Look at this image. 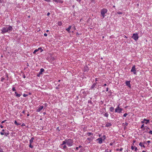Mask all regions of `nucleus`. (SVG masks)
I'll use <instances>...</instances> for the list:
<instances>
[{
  "label": "nucleus",
  "mask_w": 152,
  "mask_h": 152,
  "mask_svg": "<svg viewBox=\"0 0 152 152\" xmlns=\"http://www.w3.org/2000/svg\"><path fill=\"white\" fill-rule=\"evenodd\" d=\"M29 146L31 148H33V146L31 145V144L29 143Z\"/></svg>",
  "instance_id": "nucleus-29"
},
{
  "label": "nucleus",
  "mask_w": 152,
  "mask_h": 152,
  "mask_svg": "<svg viewBox=\"0 0 152 152\" xmlns=\"http://www.w3.org/2000/svg\"><path fill=\"white\" fill-rule=\"evenodd\" d=\"M110 112H113L114 111V108L113 107H111L110 108Z\"/></svg>",
  "instance_id": "nucleus-20"
},
{
  "label": "nucleus",
  "mask_w": 152,
  "mask_h": 152,
  "mask_svg": "<svg viewBox=\"0 0 152 152\" xmlns=\"http://www.w3.org/2000/svg\"><path fill=\"white\" fill-rule=\"evenodd\" d=\"M66 148H67V147L66 145H64L63 146V149H65Z\"/></svg>",
  "instance_id": "nucleus-31"
},
{
  "label": "nucleus",
  "mask_w": 152,
  "mask_h": 152,
  "mask_svg": "<svg viewBox=\"0 0 152 152\" xmlns=\"http://www.w3.org/2000/svg\"><path fill=\"white\" fill-rule=\"evenodd\" d=\"M6 121L5 120H4V121H2L1 122V123L2 124H3V123H4L5 122V121Z\"/></svg>",
  "instance_id": "nucleus-55"
},
{
  "label": "nucleus",
  "mask_w": 152,
  "mask_h": 152,
  "mask_svg": "<svg viewBox=\"0 0 152 152\" xmlns=\"http://www.w3.org/2000/svg\"><path fill=\"white\" fill-rule=\"evenodd\" d=\"M34 138L33 137H32L29 140V143L31 144L33 142Z\"/></svg>",
  "instance_id": "nucleus-18"
},
{
  "label": "nucleus",
  "mask_w": 152,
  "mask_h": 152,
  "mask_svg": "<svg viewBox=\"0 0 152 152\" xmlns=\"http://www.w3.org/2000/svg\"><path fill=\"white\" fill-rule=\"evenodd\" d=\"M97 140L98 141V142L99 144H101L102 143V138H98Z\"/></svg>",
  "instance_id": "nucleus-16"
},
{
  "label": "nucleus",
  "mask_w": 152,
  "mask_h": 152,
  "mask_svg": "<svg viewBox=\"0 0 152 152\" xmlns=\"http://www.w3.org/2000/svg\"><path fill=\"white\" fill-rule=\"evenodd\" d=\"M67 145L68 146H72L73 142V141L71 139H67Z\"/></svg>",
  "instance_id": "nucleus-2"
},
{
  "label": "nucleus",
  "mask_w": 152,
  "mask_h": 152,
  "mask_svg": "<svg viewBox=\"0 0 152 152\" xmlns=\"http://www.w3.org/2000/svg\"><path fill=\"white\" fill-rule=\"evenodd\" d=\"M76 149L77 150H78L79 149V147H76Z\"/></svg>",
  "instance_id": "nucleus-58"
},
{
  "label": "nucleus",
  "mask_w": 152,
  "mask_h": 152,
  "mask_svg": "<svg viewBox=\"0 0 152 152\" xmlns=\"http://www.w3.org/2000/svg\"><path fill=\"white\" fill-rule=\"evenodd\" d=\"M1 31H2L1 33L2 34H4L8 32L7 28L3 27Z\"/></svg>",
  "instance_id": "nucleus-7"
},
{
  "label": "nucleus",
  "mask_w": 152,
  "mask_h": 152,
  "mask_svg": "<svg viewBox=\"0 0 152 152\" xmlns=\"http://www.w3.org/2000/svg\"><path fill=\"white\" fill-rule=\"evenodd\" d=\"M123 110L122 108H120L119 107V105H118L115 109V112L120 113H121L122 111Z\"/></svg>",
  "instance_id": "nucleus-3"
},
{
  "label": "nucleus",
  "mask_w": 152,
  "mask_h": 152,
  "mask_svg": "<svg viewBox=\"0 0 152 152\" xmlns=\"http://www.w3.org/2000/svg\"><path fill=\"white\" fill-rule=\"evenodd\" d=\"M67 139H66L61 144L62 145H64L65 144H67Z\"/></svg>",
  "instance_id": "nucleus-19"
},
{
  "label": "nucleus",
  "mask_w": 152,
  "mask_h": 152,
  "mask_svg": "<svg viewBox=\"0 0 152 152\" xmlns=\"http://www.w3.org/2000/svg\"><path fill=\"white\" fill-rule=\"evenodd\" d=\"M128 124V123H127V122H125V125L126 126H127Z\"/></svg>",
  "instance_id": "nucleus-46"
},
{
  "label": "nucleus",
  "mask_w": 152,
  "mask_h": 152,
  "mask_svg": "<svg viewBox=\"0 0 152 152\" xmlns=\"http://www.w3.org/2000/svg\"><path fill=\"white\" fill-rule=\"evenodd\" d=\"M59 3H63V1H61V0H59Z\"/></svg>",
  "instance_id": "nucleus-45"
},
{
  "label": "nucleus",
  "mask_w": 152,
  "mask_h": 152,
  "mask_svg": "<svg viewBox=\"0 0 152 152\" xmlns=\"http://www.w3.org/2000/svg\"><path fill=\"white\" fill-rule=\"evenodd\" d=\"M144 124H143L142 125H141V128H142V129L143 128V127H144Z\"/></svg>",
  "instance_id": "nucleus-42"
},
{
  "label": "nucleus",
  "mask_w": 152,
  "mask_h": 152,
  "mask_svg": "<svg viewBox=\"0 0 152 152\" xmlns=\"http://www.w3.org/2000/svg\"><path fill=\"white\" fill-rule=\"evenodd\" d=\"M2 132H5V130H4V129H2Z\"/></svg>",
  "instance_id": "nucleus-52"
},
{
  "label": "nucleus",
  "mask_w": 152,
  "mask_h": 152,
  "mask_svg": "<svg viewBox=\"0 0 152 152\" xmlns=\"http://www.w3.org/2000/svg\"><path fill=\"white\" fill-rule=\"evenodd\" d=\"M102 138L104 140L106 138V136L105 135H104L102 137Z\"/></svg>",
  "instance_id": "nucleus-37"
},
{
  "label": "nucleus",
  "mask_w": 152,
  "mask_h": 152,
  "mask_svg": "<svg viewBox=\"0 0 152 152\" xmlns=\"http://www.w3.org/2000/svg\"><path fill=\"white\" fill-rule=\"evenodd\" d=\"M107 10L106 9H103L101 10V14L103 16V18H104L105 16V14L107 13Z\"/></svg>",
  "instance_id": "nucleus-1"
},
{
  "label": "nucleus",
  "mask_w": 152,
  "mask_h": 152,
  "mask_svg": "<svg viewBox=\"0 0 152 152\" xmlns=\"http://www.w3.org/2000/svg\"><path fill=\"white\" fill-rule=\"evenodd\" d=\"M135 142H136V141H135V140H134L133 141V143H135Z\"/></svg>",
  "instance_id": "nucleus-60"
},
{
  "label": "nucleus",
  "mask_w": 152,
  "mask_h": 152,
  "mask_svg": "<svg viewBox=\"0 0 152 152\" xmlns=\"http://www.w3.org/2000/svg\"><path fill=\"white\" fill-rule=\"evenodd\" d=\"M70 29L69 28H68L66 29V31H67L69 33H70Z\"/></svg>",
  "instance_id": "nucleus-22"
},
{
  "label": "nucleus",
  "mask_w": 152,
  "mask_h": 152,
  "mask_svg": "<svg viewBox=\"0 0 152 152\" xmlns=\"http://www.w3.org/2000/svg\"><path fill=\"white\" fill-rule=\"evenodd\" d=\"M3 152V150L2 149H0V152Z\"/></svg>",
  "instance_id": "nucleus-48"
},
{
  "label": "nucleus",
  "mask_w": 152,
  "mask_h": 152,
  "mask_svg": "<svg viewBox=\"0 0 152 152\" xmlns=\"http://www.w3.org/2000/svg\"><path fill=\"white\" fill-rule=\"evenodd\" d=\"M39 49L41 50L40 52H42L43 51V49H42L41 48H39L38 49L35 50L33 52V53H36L37 52Z\"/></svg>",
  "instance_id": "nucleus-13"
},
{
  "label": "nucleus",
  "mask_w": 152,
  "mask_h": 152,
  "mask_svg": "<svg viewBox=\"0 0 152 152\" xmlns=\"http://www.w3.org/2000/svg\"><path fill=\"white\" fill-rule=\"evenodd\" d=\"M59 131H60V130L59 129V127H58L57 129Z\"/></svg>",
  "instance_id": "nucleus-62"
},
{
  "label": "nucleus",
  "mask_w": 152,
  "mask_h": 152,
  "mask_svg": "<svg viewBox=\"0 0 152 152\" xmlns=\"http://www.w3.org/2000/svg\"><path fill=\"white\" fill-rule=\"evenodd\" d=\"M47 34L46 33H45L44 34V35L45 36H47Z\"/></svg>",
  "instance_id": "nucleus-50"
},
{
  "label": "nucleus",
  "mask_w": 152,
  "mask_h": 152,
  "mask_svg": "<svg viewBox=\"0 0 152 152\" xmlns=\"http://www.w3.org/2000/svg\"><path fill=\"white\" fill-rule=\"evenodd\" d=\"M44 71V69L43 68H41L40 69V71L39 73L37 75L38 77H39L42 74V72H43Z\"/></svg>",
  "instance_id": "nucleus-10"
},
{
  "label": "nucleus",
  "mask_w": 152,
  "mask_h": 152,
  "mask_svg": "<svg viewBox=\"0 0 152 152\" xmlns=\"http://www.w3.org/2000/svg\"><path fill=\"white\" fill-rule=\"evenodd\" d=\"M21 96V94H17L16 95V96L18 97H20Z\"/></svg>",
  "instance_id": "nucleus-28"
},
{
  "label": "nucleus",
  "mask_w": 152,
  "mask_h": 152,
  "mask_svg": "<svg viewBox=\"0 0 152 152\" xmlns=\"http://www.w3.org/2000/svg\"><path fill=\"white\" fill-rule=\"evenodd\" d=\"M91 135H93V134L90 132H88L87 133V135H88V136H90Z\"/></svg>",
  "instance_id": "nucleus-24"
},
{
  "label": "nucleus",
  "mask_w": 152,
  "mask_h": 152,
  "mask_svg": "<svg viewBox=\"0 0 152 152\" xmlns=\"http://www.w3.org/2000/svg\"><path fill=\"white\" fill-rule=\"evenodd\" d=\"M130 82V81H126V85L129 88L131 87Z\"/></svg>",
  "instance_id": "nucleus-14"
},
{
  "label": "nucleus",
  "mask_w": 152,
  "mask_h": 152,
  "mask_svg": "<svg viewBox=\"0 0 152 152\" xmlns=\"http://www.w3.org/2000/svg\"><path fill=\"white\" fill-rule=\"evenodd\" d=\"M132 38L133 39L135 40L136 41L138 39L139 37L138 34L137 33L134 34L132 36Z\"/></svg>",
  "instance_id": "nucleus-4"
},
{
  "label": "nucleus",
  "mask_w": 152,
  "mask_h": 152,
  "mask_svg": "<svg viewBox=\"0 0 152 152\" xmlns=\"http://www.w3.org/2000/svg\"><path fill=\"white\" fill-rule=\"evenodd\" d=\"M62 23L61 22H58V25L59 26H61L62 25Z\"/></svg>",
  "instance_id": "nucleus-26"
},
{
  "label": "nucleus",
  "mask_w": 152,
  "mask_h": 152,
  "mask_svg": "<svg viewBox=\"0 0 152 152\" xmlns=\"http://www.w3.org/2000/svg\"><path fill=\"white\" fill-rule=\"evenodd\" d=\"M79 34L78 32L76 33V35H79Z\"/></svg>",
  "instance_id": "nucleus-63"
},
{
  "label": "nucleus",
  "mask_w": 152,
  "mask_h": 152,
  "mask_svg": "<svg viewBox=\"0 0 152 152\" xmlns=\"http://www.w3.org/2000/svg\"><path fill=\"white\" fill-rule=\"evenodd\" d=\"M149 133L150 134H152V131L150 130L149 132Z\"/></svg>",
  "instance_id": "nucleus-40"
},
{
  "label": "nucleus",
  "mask_w": 152,
  "mask_h": 152,
  "mask_svg": "<svg viewBox=\"0 0 152 152\" xmlns=\"http://www.w3.org/2000/svg\"><path fill=\"white\" fill-rule=\"evenodd\" d=\"M131 149H132V150H134V147L133 146H131Z\"/></svg>",
  "instance_id": "nucleus-43"
},
{
  "label": "nucleus",
  "mask_w": 152,
  "mask_h": 152,
  "mask_svg": "<svg viewBox=\"0 0 152 152\" xmlns=\"http://www.w3.org/2000/svg\"><path fill=\"white\" fill-rule=\"evenodd\" d=\"M131 72H133V73L135 75L136 74V69L135 66H134L132 67V68L131 70Z\"/></svg>",
  "instance_id": "nucleus-6"
},
{
  "label": "nucleus",
  "mask_w": 152,
  "mask_h": 152,
  "mask_svg": "<svg viewBox=\"0 0 152 152\" xmlns=\"http://www.w3.org/2000/svg\"><path fill=\"white\" fill-rule=\"evenodd\" d=\"M53 1L56 2H59V0H53Z\"/></svg>",
  "instance_id": "nucleus-38"
},
{
  "label": "nucleus",
  "mask_w": 152,
  "mask_h": 152,
  "mask_svg": "<svg viewBox=\"0 0 152 152\" xmlns=\"http://www.w3.org/2000/svg\"><path fill=\"white\" fill-rule=\"evenodd\" d=\"M88 103H90L91 104H92L93 103L92 102L91 100H89L88 101Z\"/></svg>",
  "instance_id": "nucleus-34"
},
{
  "label": "nucleus",
  "mask_w": 152,
  "mask_h": 152,
  "mask_svg": "<svg viewBox=\"0 0 152 152\" xmlns=\"http://www.w3.org/2000/svg\"><path fill=\"white\" fill-rule=\"evenodd\" d=\"M25 113V111L24 110H23V112H22V113Z\"/></svg>",
  "instance_id": "nucleus-61"
},
{
  "label": "nucleus",
  "mask_w": 152,
  "mask_h": 152,
  "mask_svg": "<svg viewBox=\"0 0 152 152\" xmlns=\"http://www.w3.org/2000/svg\"><path fill=\"white\" fill-rule=\"evenodd\" d=\"M134 149H135V151H137V147H135Z\"/></svg>",
  "instance_id": "nucleus-39"
},
{
  "label": "nucleus",
  "mask_w": 152,
  "mask_h": 152,
  "mask_svg": "<svg viewBox=\"0 0 152 152\" xmlns=\"http://www.w3.org/2000/svg\"><path fill=\"white\" fill-rule=\"evenodd\" d=\"M23 96L24 97H26L28 96V95L26 94H24Z\"/></svg>",
  "instance_id": "nucleus-36"
},
{
  "label": "nucleus",
  "mask_w": 152,
  "mask_h": 152,
  "mask_svg": "<svg viewBox=\"0 0 152 152\" xmlns=\"http://www.w3.org/2000/svg\"><path fill=\"white\" fill-rule=\"evenodd\" d=\"M15 124L17 126H19L20 124H19L16 121H15L14 122Z\"/></svg>",
  "instance_id": "nucleus-21"
},
{
  "label": "nucleus",
  "mask_w": 152,
  "mask_h": 152,
  "mask_svg": "<svg viewBox=\"0 0 152 152\" xmlns=\"http://www.w3.org/2000/svg\"><path fill=\"white\" fill-rule=\"evenodd\" d=\"M44 0L47 2H50V0Z\"/></svg>",
  "instance_id": "nucleus-47"
},
{
  "label": "nucleus",
  "mask_w": 152,
  "mask_h": 152,
  "mask_svg": "<svg viewBox=\"0 0 152 152\" xmlns=\"http://www.w3.org/2000/svg\"><path fill=\"white\" fill-rule=\"evenodd\" d=\"M76 1H78V2H80L81 1V0H76Z\"/></svg>",
  "instance_id": "nucleus-64"
},
{
  "label": "nucleus",
  "mask_w": 152,
  "mask_h": 152,
  "mask_svg": "<svg viewBox=\"0 0 152 152\" xmlns=\"http://www.w3.org/2000/svg\"><path fill=\"white\" fill-rule=\"evenodd\" d=\"M112 126V124L110 123H107L105 125V126L106 127H109Z\"/></svg>",
  "instance_id": "nucleus-17"
},
{
  "label": "nucleus",
  "mask_w": 152,
  "mask_h": 152,
  "mask_svg": "<svg viewBox=\"0 0 152 152\" xmlns=\"http://www.w3.org/2000/svg\"><path fill=\"white\" fill-rule=\"evenodd\" d=\"M12 91H16V90H15V87L12 88Z\"/></svg>",
  "instance_id": "nucleus-33"
},
{
  "label": "nucleus",
  "mask_w": 152,
  "mask_h": 152,
  "mask_svg": "<svg viewBox=\"0 0 152 152\" xmlns=\"http://www.w3.org/2000/svg\"><path fill=\"white\" fill-rule=\"evenodd\" d=\"M139 145H140L141 147H143L144 148H145V146L144 145H143L142 144V142L140 143Z\"/></svg>",
  "instance_id": "nucleus-23"
},
{
  "label": "nucleus",
  "mask_w": 152,
  "mask_h": 152,
  "mask_svg": "<svg viewBox=\"0 0 152 152\" xmlns=\"http://www.w3.org/2000/svg\"><path fill=\"white\" fill-rule=\"evenodd\" d=\"M0 127H1V128H3L4 127V126L2 125H1Z\"/></svg>",
  "instance_id": "nucleus-57"
},
{
  "label": "nucleus",
  "mask_w": 152,
  "mask_h": 152,
  "mask_svg": "<svg viewBox=\"0 0 152 152\" xmlns=\"http://www.w3.org/2000/svg\"><path fill=\"white\" fill-rule=\"evenodd\" d=\"M7 28L8 31H11L13 29V28L12 27V26H10L8 28Z\"/></svg>",
  "instance_id": "nucleus-15"
},
{
  "label": "nucleus",
  "mask_w": 152,
  "mask_h": 152,
  "mask_svg": "<svg viewBox=\"0 0 152 152\" xmlns=\"http://www.w3.org/2000/svg\"><path fill=\"white\" fill-rule=\"evenodd\" d=\"M50 15V13L49 12H48L47 13V15L48 16Z\"/></svg>",
  "instance_id": "nucleus-53"
},
{
  "label": "nucleus",
  "mask_w": 152,
  "mask_h": 152,
  "mask_svg": "<svg viewBox=\"0 0 152 152\" xmlns=\"http://www.w3.org/2000/svg\"><path fill=\"white\" fill-rule=\"evenodd\" d=\"M60 86H61L60 85V84H59V85H58V86L56 87V89H59L60 88Z\"/></svg>",
  "instance_id": "nucleus-27"
},
{
  "label": "nucleus",
  "mask_w": 152,
  "mask_h": 152,
  "mask_svg": "<svg viewBox=\"0 0 152 152\" xmlns=\"http://www.w3.org/2000/svg\"><path fill=\"white\" fill-rule=\"evenodd\" d=\"M108 91V88H106V91Z\"/></svg>",
  "instance_id": "nucleus-54"
},
{
  "label": "nucleus",
  "mask_w": 152,
  "mask_h": 152,
  "mask_svg": "<svg viewBox=\"0 0 152 152\" xmlns=\"http://www.w3.org/2000/svg\"><path fill=\"white\" fill-rule=\"evenodd\" d=\"M113 145V144L112 143H110V145Z\"/></svg>",
  "instance_id": "nucleus-59"
},
{
  "label": "nucleus",
  "mask_w": 152,
  "mask_h": 152,
  "mask_svg": "<svg viewBox=\"0 0 152 152\" xmlns=\"http://www.w3.org/2000/svg\"><path fill=\"white\" fill-rule=\"evenodd\" d=\"M127 115L128 114L127 113H125L124 114L123 116L124 117H126Z\"/></svg>",
  "instance_id": "nucleus-35"
},
{
  "label": "nucleus",
  "mask_w": 152,
  "mask_h": 152,
  "mask_svg": "<svg viewBox=\"0 0 152 152\" xmlns=\"http://www.w3.org/2000/svg\"><path fill=\"white\" fill-rule=\"evenodd\" d=\"M117 13L119 14H122V13L121 12H117Z\"/></svg>",
  "instance_id": "nucleus-32"
},
{
  "label": "nucleus",
  "mask_w": 152,
  "mask_h": 152,
  "mask_svg": "<svg viewBox=\"0 0 152 152\" xmlns=\"http://www.w3.org/2000/svg\"><path fill=\"white\" fill-rule=\"evenodd\" d=\"M71 27H72V26H69L68 27V28H69L70 29H71Z\"/></svg>",
  "instance_id": "nucleus-49"
},
{
  "label": "nucleus",
  "mask_w": 152,
  "mask_h": 152,
  "mask_svg": "<svg viewBox=\"0 0 152 152\" xmlns=\"http://www.w3.org/2000/svg\"><path fill=\"white\" fill-rule=\"evenodd\" d=\"M123 149V148H121L119 150V151H122Z\"/></svg>",
  "instance_id": "nucleus-51"
},
{
  "label": "nucleus",
  "mask_w": 152,
  "mask_h": 152,
  "mask_svg": "<svg viewBox=\"0 0 152 152\" xmlns=\"http://www.w3.org/2000/svg\"><path fill=\"white\" fill-rule=\"evenodd\" d=\"M111 150H110L109 151L108 149L105 150V152H111Z\"/></svg>",
  "instance_id": "nucleus-30"
},
{
  "label": "nucleus",
  "mask_w": 152,
  "mask_h": 152,
  "mask_svg": "<svg viewBox=\"0 0 152 152\" xmlns=\"http://www.w3.org/2000/svg\"><path fill=\"white\" fill-rule=\"evenodd\" d=\"M43 108V106H40L38 108V109H37L36 111L37 112H39Z\"/></svg>",
  "instance_id": "nucleus-11"
},
{
  "label": "nucleus",
  "mask_w": 152,
  "mask_h": 152,
  "mask_svg": "<svg viewBox=\"0 0 152 152\" xmlns=\"http://www.w3.org/2000/svg\"><path fill=\"white\" fill-rule=\"evenodd\" d=\"M25 126V124L23 123V124H22L21 125V126Z\"/></svg>",
  "instance_id": "nucleus-44"
},
{
  "label": "nucleus",
  "mask_w": 152,
  "mask_h": 152,
  "mask_svg": "<svg viewBox=\"0 0 152 152\" xmlns=\"http://www.w3.org/2000/svg\"><path fill=\"white\" fill-rule=\"evenodd\" d=\"M104 115L105 116L107 117L108 116L109 114L107 113H106L104 114Z\"/></svg>",
  "instance_id": "nucleus-25"
},
{
  "label": "nucleus",
  "mask_w": 152,
  "mask_h": 152,
  "mask_svg": "<svg viewBox=\"0 0 152 152\" xmlns=\"http://www.w3.org/2000/svg\"><path fill=\"white\" fill-rule=\"evenodd\" d=\"M151 141L150 140H148L147 141V143H148V145H149Z\"/></svg>",
  "instance_id": "nucleus-41"
},
{
  "label": "nucleus",
  "mask_w": 152,
  "mask_h": 152,
  "mask_svg": "<svg viewBox=\"0 0 152 152\" xmlns=\"http://www.w3.org/2000/svg\"><path fill=\"white\" fill-rule=\"evenodd\" d=\"M96 83H93L91 87V89H95V88H96Z\"/></svg>",
  "instance_id": "nucleus-9"
},
{
  "label": "nucleus",
  "mask_w": 152,
  "mask_h": 152,
  "mask_svg": "<svg viewBox=\"0 0 152 152\" xmlns=\"http://www.w3.org/2000/svg\"><path fill=\"white\" fill-rule=\"evenodd\" d=\"M93 137H92L90 138H88L86 140V143H90L91 142V141L92 140Z\"/></svg>",
  "instance_id": "nucleus-8"
},
{
  "label": "nucleus",
  "mask_w": 152,
  "mask_h": 152,
  "mask_svg": "<svg viewBox=\"0 0 152 152\" xmlns=\"http://www.w3.org/2000/svg\"><path fill=\"white\" fill-rule=\"evenodd\" d=\"M149 120H146L145 119H144L143 120V121H141L142 123H145L146 124H147L148 123H149Z\"/></svg>",
  "instance_id": "nucleus-12"
},
{
  "label": "nucleus",
  "mask_w": 152,
  "mask_h": 152,
  "mask_svg": "<svg viewBox=\"0 0 152 152\" xmlns=\"http://www.w3.org/2000/svg\"><path fill=\"white\" fill-rule=\"evenodd\" d=\"M0 134L1 135H5L6 136H7L9 135V131L7 130L5 131L4 132H0Z\"/></svg>",
  "instance_id": "nucleus-5"
},
{
  "label": "nucleus",
  "mask_w": 152,
  "mask_h": 152,
  "mask_svg": "<svg viewBox=\"0 0 152 152\" xmlns=\"http://www.w3.org/2000/svg\"><path fill=\"white\" fill-rule=\"evenodd\" d=\"M4 79V78H2L1 79V81H3Z\"/></svg>",
  "instance_id": "nucleus-56"
}]
</instances>
